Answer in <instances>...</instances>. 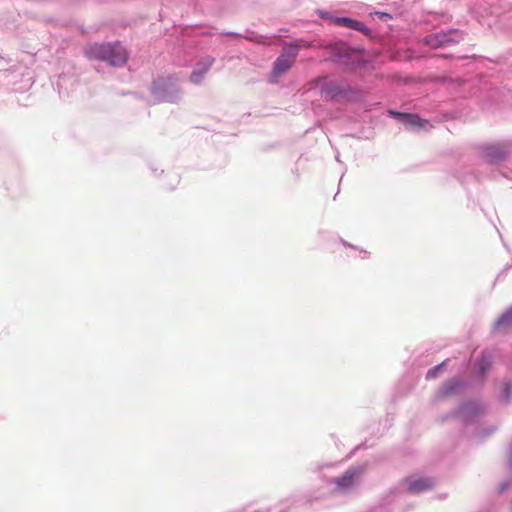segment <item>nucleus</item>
<instances>
[{
	"instance_id": "1",
	"label": "nucleus",
	"mask_w": 512,
	"mask_h": 512,
	"mask_svg": "<svg viewBox=\"0 0 512 512\" xmlns=\"http://www.w3.org/2000/svg\"><path fill=\"white\" fill-rule=\"evenodd\" d=\"M89 54L95 58L108 61L113 66H122L128 59L126 49L119 43L95 44L90 47Z\"/></svg>"
},
{
	"instance_id": "2",
	"label": "nucleus",
	"mask_w": 512,
	"mask_h": 512,
	"mask_svg": "<svg viewBox=\"0 0 512 512\" xmlns=\"http://www.w3.org/2000/svg\"><path fill=\"white\" fill-rule=\"evenodd\" d=\"M298 52L299 45H285L273 64L272 76L277 78L287 72L294 65Z\"/></svg>"
},
{
	"instance_id": "3",
	"label": "nucleus",
	"mask_w": 512,
	"mask_h": 512,
	"mask_svg": "<svg viewBox=\"0 0 512 512\" xmlns=\"http://www.w3.org/2000/svg\"><path fill=\"white\" fill-rule=\"evenodd\" d=\"M394 117L398 118L403 124L420 128L423 130H429L433 128V125L426 119H422L417 114H410V113H400V112H390Z\"/></svg>"
},
{
	"instance_id": "4",
	"label": "nucleus",
	"mask_w": 512,
	"mask_h": 512,
	"mask_svg": "<svg viewBox=\"0 0 512 512\" xmlns=\"http://www.w3.org/2000/svg\"><path fill=\"white\" fill-rule=\"evenodd\" d=\"M407 482V490L410 493L416 494L421 493L427 490H430L434 487V482L430 478H413L409 477L406 479Z\"/></svg>"
},
{
	"instance_id": "5",
	"label": "nucleus",
	"mask_w": 512,
	"mask_h": 512,
	"mask_svg": "<svg viewBox=\"0 0 512 512\" xmlns=\"http://www.w3.org/2000/svg\"><path fill=\"white\" fill-rule=\"evenodd\" d=\"M508 148L506 144H492L485 148V155L490 161H499L506 157Z\"/></svg>"
},
{
	"instance_id": "6",
	"label": "nucleus",
	"mask_w": 512,
	"mask_h": 512,
	"mask_svg": "<svg viewBox=\"0 0 512 512\" xmlns=\"http://www.w3.org/2000/svg\"><path fill=\"white\" fill-rule=\"evenodd\" d=\"M359 475L360 471L350 469L346 471L341 477H338L335 480V483L340 489H348L354 485Z\"/></svg>"
},
{
	"instance_id": "7",
	"label": "nucleus",
	"mask_w": 512,
	"mask_h": 512,
	"mask_svg": "<svg viewBox=\"0 0 512 512\" xmlns=\"http://www.w3.org/2000/svg\"><path fill=\"white\" fill-rule=\"evenodd\" d=\"M214 63V58L212 57H206L204 58L199 66L200 68L194 70L190 75L191 82L198 84L203 77V75L212 67Z\"/></svg>"
},
{
	"instance_id": "8",
	"label": "nucleus",
	"mask_w": 512,
	"mask_h": 512,
	"mask_svg": "<svg viewBox=\"0 0 512 512\" xmlns=\"http://www.w3.org/2000/svg\"><path fill=\"white\" fill-rule=\"evenodd\" d=\"M438 36L441 42H443V47L454 45L463 39L462 33L459 30L439 32Z\"/></svg>"
},
{
	"instance_id": "9",
	"label": "nucleus",
	"mask_w": 512,
	"mask_h": 512,
	"mask_svg": "<svg viewBox=\"0 0 512 512\" xmlns=\"http://www.w3.org/2000/svg\"><path fill=\"white\" fill-rule=\"evenodd\" d=\"M336 23L339 24V25H342L344 27L357 30V31H364L365 30V25L362 22L357 21V20H353L351 18H346V17L338 18L336 20Z\"/></svg>"
},
{
	"instance_id": "10",
	"label": "nucleus",
	"mask_w": 512,
	"mask_h": 512,
	"mask_svg": "<svg viewBox=\"0 0 512 512\" xmlns=\"http://www.w3.org/2000/svg\"><path fill=\"white\" fill-rule=\"evenodd\" d=\"M492 363V357L489 353L485 352L482 354L481 358L477 362V368L479 372L484 375L485 372L489 369Z\"/></svg>"
},
{
	"instance_id": "11",
	"label": "nucleus",
	"mask_w": 512,
	"mask_h": 512,
	"mask_svg": "<svg viewBox=\"0 0 512 512\" xmlns=\"http://www.w3.org/2000/svg\"><path fill=\"white\" fill-rule=\"evenodd\" d=\"M512 325V307L508 309L496 322V327H509Z\"/></svg>"
},
{
	"instance_id": "12",
	"label": "nucleus",
	"mask_w": 512,
	"mask_h": 512,
	"mask_svg": "<svg viewBox=\"0 0 512 512\" xmlns=\"http://www.w3.org/2000/svg\"><path fill=\"white\" fill-rule=\"evenodd\" d=\"M424 43L433 49L443 47V42H441V40L439 39L438 33L426 36L424 39Z\"/></svg>"
},
{
	"instance_id": "13",
	"label": "nucleus",
	"mask_w": 512,
	"mask_h": 512,
	"mask_svg": "<svg viewBox=\"0 0 512 512\" xmlns=\"http://www.w3.org/2000/svg\"><path fill=\"white\" fill-rule=\"evenodd\" d=\"M444 364H445V362H443V363L439 364L438 366H436V367H434V368L430 369V370L427 372L426 377H427L428 379L435 378V377L437 376L438 371H439V370L444 366Z\"/></svg>"
},
{
	"instance_id": "14",
	"label": "nucleus",
	"mask_w": 512,
	"mask_h": 512,
	"mask_svg": "<svg viewBox=\"0 0 512 512\" xmlns=\"http://www.w3.org/2000/svg\"><path fill=\"white\" fill-rule=\"evenodd\" d=\"M289 45H299V49L302 47H311L312 46L311 43H308L304 40H299V41H296L295 43H290Z\"/></svg>"
},
{
	"instance_id": "15",
	"label": "nucleus",
	"mask_w": 512,
	"mask_h": 512,
	"mask_svg": "<svg viewBox=\"0 0 512 512\" xmlns=\"http://www.w3.org/2000/svg\"><path fill=\"white\" fill-rule=\"evenodd\" d=\"M510 393H511V385L506 384L505 388H504V397L506 400L509 398Z\"/></svg>"
}]
</instances>
